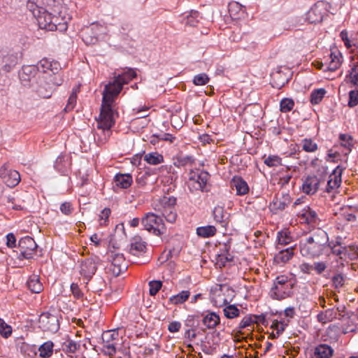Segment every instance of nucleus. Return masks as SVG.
Returning <instances> with one entry per match:
<instances>
[{
	"instance_id": "1",
	"label": "nucleus",
	"mask_w": 358,
	"mask_h": 358,
	"mask_svg": "<svg viewBox=\"0 0 358 358\" xmlns=\"http://www.w3.org/2000/svg\"><path fill=\"white\" fill-rule=\"evenodd\" d=\"M331 246L328 234L321 228H317L305 240L299 243L301 255L308 258H317L327 255Z\"/></svg>"
},
{
	"instance_id": "2",
	"label": "nucleus",
	"mask_w": 358,
	"mask_h": 358,
	"mask_svg": "<svg viewBox=\"0 0 358 358\" xmlns=\"http://www.w3.org/2000/svg\"><path fill=\"white\" fill-rule=\"evenodd\" d=\"M108 88L103 90L100 113L96 120L98 129L110 131L115 124V115H118V113L113 108L115 97L108 94Z\"/></svg>"
},
{
	"instance_id": "3",
	"label": "nucleus",
	"mask_w": 358,
	"mask_h": 358,
	"mask_svg": "<svg viewBox=\"0 0 358 358\" xmlns=\"http://www.w3.org/2000/svg\"><path fill=\"white\" fill-rule=\"evenodd\" d=\"M294 284L289 280L287 275H278L273 280V285L270 290V296L275 300L281 301L294 294L292 289Z\"/></svg>"
},
{
	"instance_id": "4",
	"label": "nucleus",
	"mask_w": 358,
	"mask_h": 358,
	"mask_svg": "<svg viewBox=\"0 0 358 358\" xmlns=\"http://www.w3.org/2000/svg\"><path fill=\"white\" fill-rule=\"evenodd\" d=\"M144 229L156 236H161L166 231V227L162 217L153 213H146L141 219Z\"/></svg>"
},
{
	"instance_id": "5",
	"label": "nucleus",
	"mask_w": 358,
	"mask_h": 358,
	"mask_svg": "<svg viewBox=\"0 0 358 358\" xmlns=\"http://www.w3.org/2000/svg\"><path fill=\"white\" fill-rule=\"evenodd\" d=\"M38 248V245L34 239L29 236H26L21 238L17 244V259H32L34 255H36Z\"/></svg>"
},
{
	"instance_id": "6",
	"label": "nucleus",
	"mask_w": 358,
	"mask_h": 358,
	"mask_svg": "<svg viewBox=\"0 0 358 358\" xmlns=\"http://www.w3.org/2000/svg\"><path fill=\"white\" fill-rule=\"evenodd\" d=\"M119 328L104 331L101 335L103 346L101 348L104 355L113 356L117 351V341H119Z\"/></svg>"
},
{
	"instance_id": "7",
	"label": "nucleus",
	"mask_w": 358,
	"mask_h": 358,
	"mask_svg": "<svg viewBox=\"0 0 358 358\" xmlns=\"http://www.w3.org/2000/svg\"><path fill=\"white\" fill-rule=\"evenodd\" d=\"M201 316L197 315H189L185 320V326L187 328L185 332V337L192 341L197 334H203L206 328L201 326Z\"/></svg>"
},
{
	"instance_id": "8",
	"label": "nucleus",
	"mask_w": 358,
	"mask_h": 358,
	"mask_svg": "<svg viewBox=\"0 0 358 358\" xmlns=\"http://www.w3.org/2000/svg\"><path fill=\"white\" fill-rule=\"evenodd\" d=\"M32 90L35 92L38 96L43 99L51 97L53 92V85L49 82L46 76H38L36 81L31 85Z\"/></svg>"
},
{
	"instance_id": "9",
	"label": "nucleus",
	"mask_w": 358,
	"mask_h": 358,
	"mask_svg": "<svg viewBox=\"0 0 358 358\" xmlns=\"http://www.w3.org/2000/svg\"><path fill=\"white\" fill-rule=\"evenodd\" d=\"M104 27L98 22H93L82 31L83 41L87 45H94L99 41V37L104 32Z\"/></svg>"
},
{
	"instance_id": "10",
	"label": "nucleus",
	"mask_w": 358,
	"mask_h": 358,
	"mask_svg": "<svg viewBox=\"0 0 358 358\" xmlns=\"http://www.w3.org/2000/svg\"><path fill=\"white\" fill-rule=\"evenodd\" d=\"M38 323L39 327L43 331L56 333L59 329V321L58 317L49 312H43L41 314Z\"/></svg>"
},
{
	"instance_id": "11",
	"label": "nucleus",
	"mask_w": 358,
	"mask_h": 358,
	"mask_svg": "<svg viewBox=\"0 0 358 358\" xmlns=\"http://www.w3.org/2000/svg\"><path fill=\"white\" fill-rule=\"evenodd\" d=\"M101 262V260L98 256H94L85 259L80 264V273L84 278L87 280V282L92 278L95 274L98 265Z\"/></svg>"
},
{
	"instance_id": "12",
	"label": "nucleus",
	"mask_w": 358,
	"mask_h": 358,
	"mask_svg": "<svg viewBox=\"0 0 358 358\" xmlns=\"http://www.w3.org/2000/svg\"><path fill=\"white\" fill-rule=\"evenodd\" d=\"M210 178V175L208 171L196 169V171H190L189 180L197 183L198 187H196L197 190L208 192L210 191V188L208 187V182Z\"/></svg>"
},
{
	"instance_id": "13",
	"label": "nucleus",
	"mask_w": 358,
	"mask_h": 358,
	"mask_svg": "<svg viewBox=\"0 0 358 358\" xmlns=\"http://www.w3.org/2000/svg\"><path fill=\"white\" fill-rule=\"evenodd\" d=\"M292 202L290 195L286 192H282L280 196L276 195L269 204V209L273 214H278L283 211Z\"/></svg>"
},
{
	"instance_id": "14",
	"label": "nucleus",
	"mask_w": 358,
	"mask_h": 358,
	"mask_svg": "<svg viewBox=\"0 0 358 358\" xmlns=\"http://www.w3.org/2000/svg\"><path fill=\"white\" fill-rule=\"evenodd\" d=\"M108 252L110 253V257L111 258L110 261L113 266L111 271L115 276H119L127 268L124 255L122 253H115L111 250H109Z\"/></svg>"
},
{
	"instance_id": "15",
	"label": "nucleus",
	"mask_w": 358,
	"mask_h": 358,
	"mask_svg": "<svg viewBox=\"0 0 358 358\" xmlns=\"http://www.w3.org/2000/svg\"><path fill=\"white\" fill-rule=\"evenodd\" d=\"M0 178L9 187H14L17 186L20 181V175L18 171L8 169L4 166L0 169Z\"/></svg>"
},
{
	"instance_id": "16",
	"label": "nucleus",
	"mask_w": 358,
	"mask_h": 358,
	"mask_svg": "<svg viewBox=\"0 0 358 358\" xmlns=\"http://www.w3.org/2000/svg\"><path fill=\"white\" fill-rule=\"evenodd\" d=\"M38 73V67L34 65H24L18 72V76L21 83L24 86L31 87V80L35 78Z\"/></svg>"
},
{
	"instance_id": "17",
	"label": "nucleus",
	"mask_w": 358,
	"mask_h": 358,
	"mask_svg": "<svg viewBox=\"0 0 358 358\" xmlns=\"http://www.w3.org/2000/svg\"><path fill=\"white\" fill-rule=\"evenodd\" d=\"M290 79L291 74L288 70L284 72L281 69H278L271 74V85L273 87L280 90L288 83Z\"/></svg>"
},
{
	"instance_id": "18",
	"label": "nucleus",
	"mask_w": 358,
	"mask_h": 358,
	"mask_svg": "<svg viewBox=\"0 0 358 358\" xmlns=\"http://www.w3.org/2000/svg\"><path fill=\"white\" fill-rule=\"evenodd\" d=\"M18 63L17 53H6L0 55V68L5 72H10Z\"/></svg>"
},
{
	"instance_id": "19",
	"label": "nucleus",
	"mask_w": 358,
	"mask_h": 358,
	"mask_svg": "<svg viewBox=\"0 0 358 358\" xmlns=\"http://www.w3.org/2000/svg\"><path fill=\"white\" fill-rule=\"evenodd\" d=\"M71 159L66 155H61L57 159L54 167L63 176H68L71 171Z\"/></svg>"
},
{
	"instance_id": "20",
	"label": "nucleus",
	"mask_w": 358,
	"mask_h": 358,
	"mask_svg": "<svg viewBox=\"0 0 358 358\" xmlns=\"http://www.w3.org/2000/svg\"><path fill=\"white\" fill-rule=\"evenodd\" d=\"M320 182L316 176H308L302 185V191L308 195H313L318 190Z\"/></svg>"
},
{
	"instance_id": "21",
	"label": "nucleus",
	"mask_w": 358,
	"mask_h": 358,
	"mask_svg": "<svg viewBox=\"0 0 358 358\" xmlns=\"http://www.w3.org/2000/svg\"><path fill=\"white\" fill-rule=\"evenodd\" d=\"M37 350L39 352V357L41 358H49L53 353L56 357H58L59 349L57 348V345H55L52 341H48L39 347H37Z\"/></svg>"
},
{
	"instance_id": "22",
	"label": "nucleus",
	"mask_w": 358,
	"mask_h": 358,
	"mask_svg": "<svg viewBox=\"0 0 358 358\" xmlns=\"http://www.w3.org/2000/svg\"><path fill=\"white\" fill-rule=\"evenodd\" d=\"M80 345L79 343L72 340L68 339L66 341L61 343L59 345H57V348L59 349L58 357H63L64 353L70 358H73L69 354L75 353L77 350L80 349Z\"/></svg>"
},
{
	"instance_id": "23",
	"label": "nucleus",
	"mask_w": 358,
	"mask_h": 358,
	"mask_svg": "<svg viewBox=\"0 0 358 358\" xmlns=\"http://www.w3.org/2000/svg\"><path fill=\"white\" fill-rule=\"evenodd\" d=\"M230 184L231 187L236 189L237 195H245L249 192V186L247 182L241 176H234Z\"/></svg>"
},
{
	"instance_id": "24",
	"label": "nucleus",
	"mask_w": 358,
	"mask_h": 358,
	"mask_svg": "<svg viewBox=\"0 0 358 358\" xmlns=\"http://www.w3.org/2000/svg\"><path fill=\"white\" fill-rule=\"evenodd\" d=\"M200 316L201 323L206 329H214L220 324V316L215 312L207 311L206 315L202 313Z\"/></svg>"
},
{
	"instance_id": "25",
	"label": "nucleus",
	"mask_w": 358,
	"mask_h": 358,
	"mask_svg": "<svg viewBox=\"0 0 358 358\" xmlns=\"http://www.w3.org/2000/svg\"><path fill=\"white\" fill-rule=\"evenodd\" d=\"M276 248L279 250L278 253L274 257V261L277 264L286 263L294 256V247H289L285 249L280 246H276Z\"/></svg>"
},
{
	"instance_id": "26",
	"label": "nucleus",
	"mask_w": 358,
	"mask_h": 358,
	"mask_svg": "<svg viewBox=\"0 0 358 358\" xmlns=\"http://www.w3.org/2000/svg\"><path fill=\"white\" fill-rule=\"evenodd\" d=\"M55 14L52 13L41 12L36 17L38 26L41 29L52 31V25L51 23Z\"/></svg>"
},
{
	"instance_id": "27",
	"label": "nucleus",
	"mask_w": 358,
	"mask_h": 358,
	"mask_svg": "<svg viewBox=\"0 0 358 358\" xmlns=\"http://www.w3.org/2000/svg\"><path fill=\"white\" fill-rule=\"evenodd\" d=\"M42 12L61 14L62 6L59 0H42Z\"/></svg>"
},
{
	"instance_id": "28",
	"label": "nucleus",
	"mask_w": 358,
	"mask_h": 358,
	"mask_svg": "<svg viewBox=\"0 0 358 358\" xmlns=\"http://www.w3.org/2000/svg\"><path fill=\"white\" fill-rule=\"evenodd\" d=\"M300 217L303 222L310 225L317 224L320 221L317 213L309 206H307V208H304L302 210Z\"/></svg>"
},
{
	"instance_id": "29",
	"label": "nucleus",
	"mask_w": 358,
	"mask_h": 358,
	"mask_svg": "<svg viewBox=\"0 0 358 358\" xmlns=\"http://www.w3.org/2000/svg\"><path fill=\"white\" fill-rule=\"evenodd\" d=\"M114 182L118 187L127 189L133 182L132 176L130 173H118L114 177Z\"/></svg>"
},
{
	"instance_id": "30",
	"label": "nucleus",
	"mask_w": 358,
	"mask_h": 358,
	"mask_svg": "<svg viewBox=\"0 0 358 358\" xmlns=\"http://www.w3.org/2000/svg\"><path fill=\"white\" fill-rule=\"evenodd\" d=\"M342 57V55L339 51H338L337 53L336 52H331L330 54L331 61L328 64L325 65V68L323 69V71H335L337 70L341 64Z\"/></svg>"
},
{
	"instance_id": "31",
	"label": "nucleus",
	"mask_w": 358,
	"mask_h": 358,
	"mask_svg": "<svg viewBox=\"0 0 358 358\" xmlns=\"http://www.w3.org/2000/svg\"><path fill=\"white\" fill-rule=\"evenodd\" d=\"M334 349L327 344H320L314 349L315 358H331L334 355Z\"/></svg>"
},
{
	"instance_id": "32",
	"label": "nucleus",
	"mask_w": 358,
	"mask_h": 358,
	"mask_svg": "<svg viewBox=\"0 0 358 358\" xmlns=\"http://www.w3.org/2000/svg\"><path fill=\"white\" fill-rule=\"evenodd\" d=\"M146 243L141 241V238H134L130 244L129 253L138 256L146 251Z\"/></svg>"
},
{
	"instance_id": "33",
	"label": "nucleus",
	"mask_w": 358,
	"mask_h": 358,
	"mask_svg": "<svg viewBox=\"0 0 358 358\" xmlns=\"http://www.w3.org/2000/svg\"><path fill=\"white\" fill-rule=\"evenodd\" d=\"M18 350L21 355L27 358H35L37 355V346L27 343H21L18 345Z\"/></svg>"
},
{
	"instance_id": "34",
	"label": "nucleus",
	"mask_w": 358,
	"mask_h": 358,
	"mask_svg": "<svg viewBox=\"0 0 358 358\" xmlns=\"http://www.w3.org/2000/svg\"><path fill=\"white\" fill-rule=\"evenodd\" d=\"M27 285L32 293L38 294L43 289V284L41 282L40 278L37 275H31L27 282Z\"/></svg>"
},
{
	"instance_id": "35",
	"label": "nucleus",
	"mask_w": 358,
	"mask_h": 358,
	"mask_svg": "<svg viewBox=\"0 0 358 358\" xmlns=\"http://www.w3.org/2000/svg\"><path fill=\"white\" fill-rule=\"evenodd\" d=\"M213 214L216 222L222 224L223 226L227 224L229 214L226 212L224 207L220 206H215L213 211Z\"/></svg>"
},
{
	"instance_id": "36",
	"label": "nucleus",
	"mask_w": 358,
	"mask_h": 358,
	"mask_svg": "<svg viewBox=\"0 0 358 358\" xmlns=\"http://www.w3.org/2000/svg\"><path fill=\"white\" fill-rule=\"evenodd\" d=\"M52 25V31L58 30L59 31H64L67 29V20L66 17H62V13L55 15L51 23Z\"/></svg>"
},
{
	"instance_id": "37",
	"label": "nucleus",
	"mask_w": 358,
	"mask_h": 358,
	"mask_svg": "<svg viewBox=\"0 0 358 358\" xmlns=\"http://www.w3.org/2000/svg\"><path fill=\"white\" fill-rule=\"evenodd\" d=\"M202 20V16L196 10H192L183 19L185 24L189 27H197L198 24Z\"/></svg>"
},
{
	"instance_id": "38",
	"label": "nucleus",
	"mask_w": 358,
	"mask_h": 358,
	"mask_svg": "<svg viewBox=\"0 0 358 358\" xmlns=\"http://www.w3.org/2000/svg\"><path fill=\"white\" fill-rule=\"evenodd\" d=\"M338 139L341 141V145L348 150V152L345 153V155H348L355 143L353 137L348 134H340Z\"/></svg>"
},
{
	"instance_id": "39",
	"label": "nucleus",
	"mask_w": 358,
	"mask_h": 358,
	"mask_svg": "<svg viewBox=\"0 0 358 358\" xmlns=\"http://www.w3.org/2000/svg\"><path fill=\"white\" fill-rule=\"evenodd\" d=\"M217 229L213 225H206L196 228V234L201 238H210L216 234Z\"/></svg>"
},
{
	"instance_id": "40",
	"label": "nucleus",
	"mask_w": 358,
	"mask_h": 358,
	"mask_svg": "<svg viewBox=\"0 0 358 358\" xmlns=\"http://www.w3.org/2000/svg\"><path fill=\"white\" fill-rule=\"evenodd\" d=\"M194 162L195 159L193 156L179 154L174 159L173 164L177 167H183L188 164H192L194 163Z\"/></svg>"
},
{
	"instance_id": "41",
	"label": "nucleus",
	"mask_w": 358,
	"mask_h": 358,
	"mask_svg": "<svg viewBox=\"0 0 358 358\" xmlns=\"http://www.w3.org/2000/svg\"><path fill=\"white\" fill-rule=\"evenodd\" d=\"M327 94L324 88L313 90L310 94V102L312 105L319 104Z\"/></svg>"
},
{
	"instance_id": "42",
	"label": "nucleus",
	"mask_w": 358,
	"mask_h": 358,
	"mask_svg": "<svg viewBox=\"0 0 358 358\" xmlns=\"http://www.w3.org/2000/svg\"><path fill=\"white\" fill-rule=\"evenodd\" d=\"M190 296V292L188 290H182L178 294L173 295L169 298V303L173 305H179L185 302Z\"/></svg>"
},
{
	"instance_id": "43",
	"label": "nucleus",
	"mask_w": 358,
	"mask_h": 358,
	"mask_svg": "<svg viewBox=\"0 0 358 358\" xmlns=\"http://www.w3.org/2000/svg\"><path fill=\"white\" fill-rule=\"evenodd\" d=\"M277 246H285L292 241V237L287 229L281 230L277 234Z\"/></svg>"
},
{
	"instance_id": "44",
	"label": "nucleus",
	"mask_w": 358,
	"mask_h": 358,
	"mask_svg": "<svg viewBox=\"0 0 358 358\" xmlns=\"http://www.w3.org/2000/svg\"><path fill=\"white\" fill-rule=\"evenodd\" d=\"M324 313L328 321H331L334 319L344 320L345 318V315L348 316V319L350 320L351 317L354 315L352 312H347L346 314L337 313V312L332 308L326 310Z\"/></svg>"
},
{
	"instance_id": "45",
	"label": "nucleus",
	"mask_w": 358,
	"mask_h": 358,
	"mask_svg": "<svg viewBox=\"0 0 358 358\" xmlns=\"http://www.w3.org/2000/svg\"><path fill=\"white\" fill-rule=\"evenodd\" d=\"M144 160L152 165H157L164 162V157L157 152H152L145 154Z\"/></svg>"
},
{
	"instance_id": "46",
	"label": "nucleus",
	"mask_w": 358,
	"mask_h": 358,
	"mask_svg": "<svg viewBox=\"0 0 358 358\" xmlns=\"http://www.w3.org/2000/svg\"><path fill=\"white\" fill-rule=\"evenodd\" d=\"M306 20L310 24H317L322 20V15L317 8H311L306 14Z\"/></svg>"
},
{
	"instance_id": "47",
	"label": "nucleus",
	"mask_w": 358,
	"mask_h": 358,
	"mask_svg": "<svg viewBox=\"0 0 358 358\" xmlns=\"http://www.w3.org/2000/svg\"><path fill=\"white\" fill-rule=\"evenodd\" d=\"M108 87H109L108 88L107 90V92H108V94L115 97L118 96V94L121 92L123 88L121 86V83H118V81L115 78L113 82H110L108 84L106 85L104 89H106Z\"/></svg>"
},
{
	"instance_id": "48",
	"label": "nucleus",
	"mask_w": 358,
	"mask_h": 358,
	"mask_svg": "<svg viewBox=\"0 0 358 358\" xmlns=\"http://www.w3.org/2000/svg\"><path fill=\"white\" fill-rule=\"evenodd\" d=\"M288 323L289 320L285 322V320L278 321L275 320L273 321L271 328L276 331V336H279L284 332L286 327L288 326Z\"/></svg>"
},
{
	"instance_id": "49",
	"label": "nucleus",
	"mask_w": 358,
	"mask_h": 358,
	"mask_svg": "<svg viewBox=\"0 0 358 358\" xmlns=\"http://www.w3.org/2000/svg\"><path fill=\"white\" fill-rule=\"evenodd\" d=\"M341 174H342V169H341V171L338 173V176H334V179H329L327 181V187H326V192L329 193L333 189H334L336 187H338L340 185V182H341Z\"/></svg>"
},
{
	"instance_id": "50",
	"label": "nucleus",
	"mask_w": 358,
	"mask_h": 358,
	"mask_svg": "<svg viewBox=\"0 0 358 358\" xmlns=\"http://www.w3.org/2000/svg\"><path fill=\"white\" fill-rule=\"evenodd\" d=\"M223 311L225 317L229 319L235 318L240 314V310L235 305H229L226 306Z\"/></svg>"
},
{
	"instance_id": "51",
	"label": "nucleus",
	"mask_w": 358,
	"mask_h": 358,
	"mask_svg": "<svg viewBox=\"0 0 358 358\" xmlns=\"http://www.w3.org/2000/svg\"><path fill=\"white\" fill-rule=\"evenodd\" d=\"M294 101L291 98H284L280 101V110L282 113H287L292 110Z\"/></svg>"
},
{
	"instance_id": "52",
	"label": "nucleus",
	"mask_w": 358,
	"mask_h": 358,
	"mask_svg": "<svg viewBox=\"0 0 358 358\" xmlns=\"http://www.w3.org/2000/svg\"><path fill=\"white\" fill-rule=\"evenodd\" d=\"M302 148L306 152H313L316 151L318 147L311 138H304L302 140Z\"/></svg>"
},
{
	"instance_id": "53",
	"label": "nucleus",
	"mask_w": 358,
	"mask_h": 358,
	"mask_svg": "<svg viewBox=\"0 0 358 358\" xmlns=\"http://www.w3.org/2000/svg\"><path fill=\"white\" fill-rule=\"evenodd\" d=\"M177 199L175 196H164L160 199V204L165 208H175Z\"/></svg>"
},
{
	"instance_id": "54",
	"label": "nucleus",
	"mask_w": 358,
	"mask_h": 358,
	"mask_svg": "<svg viewBox=\"0 0 358 358\" xmlns=\"http://www.w3.org/2000/svg\"><path fill=\"white\" fill-rule=\"evenodd\" d=\"M216 264L220 268L225 267L227 262H231L234 261V256L232 255H217L215 257Z\"/></svg>"
},
{
	"instance_id": "55",
	"label": "nucleus",
	"mask_w": 358,
	"mask_h": 358,
	"mask_svg": "<svg viewBox=\"0 0 358 358\" xmlns=\"http://www.w3.org/2000/svg\"><path fill=\"white\" fill-rule=\"evenodd\" d=\"M162 216L166 219L167 222L173 223L176 220L177 213L175 210V208H165L163 209Z\"/></svg>"
},
{
	"instance_id": "56",
	"label": "nucleus",
	"mask_w": 358,
	"mask_h": 358,
	"mask_svg": "<svg viewBox=\"0 0 358 358\" xmlns=\"http://www.w3.org/2000/svg\"><path fill=\"white\" fill-rule=\"evenodd\" d=\"M91 287L94 292H101L103 289L106 287L104 279L101 276L96 278L91 285Z\"/></svg>"
},
{
	"instance_id": "57",
	"label": "nucleus",
	"mask_w": 358,
	"mask_h": 358,
	"mask_svg": "<svg viewBox=\"0 0 358 358\" xmlns=\"http://www.w3.org/2000/svg\"><path fill=\"white\" fill-rule=\"evenodd\" d=\"M347 76L351 79V83L354 85L358 86V62L353 64Z\"/></svg>"
},
{
	"instance_id": "58",
	"label": "nucleus",
	"mask_w": 358,
	"mask_h": 358,
	"mask_svg": "<svg viewBox=\"0 0 358 358\" xmlns=\"http://www.w3.org/2000/svg\"><path fill=\"white\" fill-rule=\"evenodd\" d=\"M282 159L278 155H269L264 159V164L269 167L282 165Z\"/></svg>"
},
{
	"instance_id": "59",
	"label": "nucleus",
	"mask_w": 358,
	"mask_h": 358,
	"mask_svg": "<svg viewBox=\"0 0 358 358\" xmlns=\"http://www.w3.org/2000/svg\"><path fill=\"white\" fill-rule=\"evenodd\" d=\"M12 334V327L6 324L5 321L0 318V334L7 338H8Z\"/></svg>"
},
{
	"instance_id": "60",
	"label": "nucleus",
	"mask_w": 358,
	"mask_h": 358,
	"mask_svg": "<svg viewBox=\"0 0 358 358\" xmlns=\"http://www.w3.org/2000/svg\"><path fill=\"white\" fill-rule=\"evenodd\" d=\"M149 294L150 296H155L162 287L161 280H151L149 282Z\"/></svg>"
},
{
	"instance_id": "61",
	"label": "nucleus",
	"mask_w": 358,
	"mask_h": 358,
	"mask_svg": "<svg viewBox=\"0 0 358 358\" xmlns=\"http://www.w3.org/2000/svg\"><path fill=\"white\" fill-rule=\"evenodd\" d=\"M209 77L206 73H201L194 76L193 83L195 85H203L209 82Z\"/></svg>"
},
{
	"instance_id": "62",
	"label": "nucleus",
	"mask_w": 358,
	"mask_h": 358,
	"mask_svg": "<svg viewBox=\"0 0 358 358\" xmlns=\"http://www.w3.org/2000/svg\"><path fill=\"white\" fill-rule=\"evenodd\" d=\"M267 313H262L261 315H251L252 317V324H262L266 327L268 325V319L266 318Z\"/></svg>"
},
{
	"instance_id": "63",
	"label": "nucleus",
	"mask_w": 358,
	"mask_h": 358,
	"mask_svg": "<svg viewBox=\"0 0 358 358\" xmlns=\"http://www.w3.org/2000/svg\"><path fill=\"white\" fill-rule=\"evenodd\" d=\"M358 105V90H353L349 92V99L348 106L354 108Z\"/></svg>"
},
{
	"instance_id": "64",
	"label": "nucleus",
	"mask_w": 358,
	"mask_h": 358,
	"mask_svg": "<svg viewBox=\"0 0 358 358\" xmlns=\"http://www.w3.org/2000/svg\"><path fill=\"white\" fill-rule=\"evenodd\" d=\"M51 61H50L47 58H43L41 59L36 65L35 67H38V72H42L43 73H46L48 70H49V65H50Z\"/></svg>"
}]
</instances>
